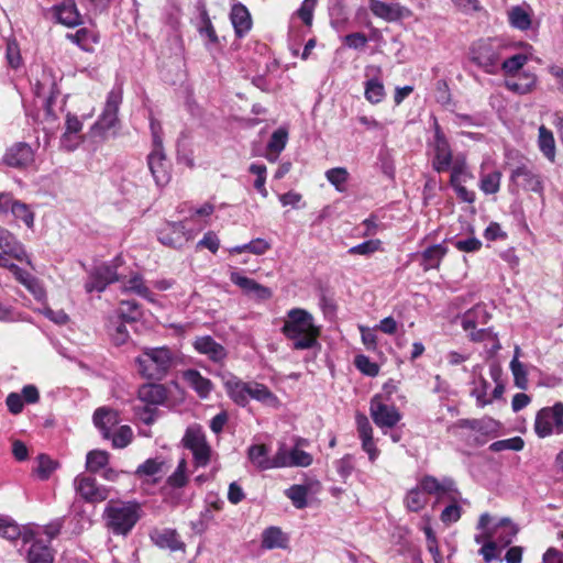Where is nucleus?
<instances>
[{
    "instance_id": "obj_1",
    "label": "nucleus",
    "mask_w": 563,
    "mask_h": 563,
    "mask_svg": "<svg viewBox=\"0 0 563 563\" xmlns=\"http://www.w3.org/2000/svg\"><path fill=\"white\" fill-rule=\"evenodd\" d=\"M282 332L292 341L295 350H309L319 345L320 329L314 324L313 317L303 309L294 308L288 311Z\"/></svg>"
},
{
    "instance_id": "obj_2",
    "label": "nucleus",
    "mask_w": 563,
    "mask_h": 563,
    "mask_svg": "<svg viewBox=\"0 0 563 563\" xmlns=\"http://www.w3.org/2000/svg\"><path fill=\"white\" fill-rule=\"evenodd\" d=\"M175 354L167 346L145 347L136 357L137 372L147 379H163L175 364Z\"/></svg>"
},
{
    "instance_id": "obj_3",
    "label": "nucleus",
    "mask_w": 563,
    "mask_h": 563,
    "mask_svg": "<svg viewBox=\"0 0 563 563\" xmlns=\"http://www.w3.org/2000/svg\"><path fill=\"white\" fill-rule=\"evenodd\" d=\"M169 391L163 384L146 383L137 389L140 405L133 407L134 416L141 422L153 424L158 415V407L168 399Z\"/></svg>"
},
{
    "instance_id": "obj_4",
    "label": "nucleus",
    "mask_w": 563,
    "mask_h": 563,
    "mask_svg": "<svg viewBox=\"0 0 563 563\" xmlns=\"http://www.w3.org/2000/svg\"><path fill=\"white\" fill-rule=\"evenodd\" d=\"M140 511L137 503L110 500L103 514L106 526L113 534L126 536L139 521Z\"/></svg>"
},
{
    "instance_id": "obj_5",
    "label": "nucleus",
    "mask_w": 563,
    "mask_h": 563,
    "mask_svg": "<svg viewBox=\"0 0 563 563\" xmlns=\"http://www.w3.org/2000/svg\"><path fill=\"white\" fill-rule=\"evenodd\" d=\"M122 99L123 91L121 86L114 87L109 91L103 110L90 129L92 137H98L99 140L104 141L117 134L115 129L120 122L118 113Z\"/></svg>"
},
{
    "instance_id": "obj_6",
    "label": "nucleus",
    "mask_w": 563,
    "mask_h": 563,
    "mask_svg": "<svg viewBox=\"0 0 563 563\" xmlns=\"http://www.w3.org/2000/svg\"><path fill=\"white\" fill-rule=\"evenodd\" d=\"M492 521L493 518L488 512L481 515L477 529L482 530L483 534L475 537L476 543H481L483 539H492L497 542V545L508 547L518 534L519 527L507 517L499 519L494 525Z\"/></svg>"
},
{
    "instance_id": "obj_7",
    "label": "nucleus",
    "mask_w": 563,
    "mask_h": 563,
    "mask_svg": "<svg viewBox=\"0 0 563 563\" xmlns=\"http://www.w3.org/2000/svg\"><path fill=\"white\" fill-rule=\"evenodd\" d=\"M534 431L540 438L563 433V402L540 409L536 416Z\"/></svg>"
},
{
    "instance_id": "obj_8",
    "label": "nucleus",
    "mask_w": 563,
    "mask_h": 563,
    "mask_svg": "<svg viewBox=\"0 0 563 563\" xmlns=\"http://www.w3.org/2000/svg\"><path fill=\"white\" fill-rule=\"evenodd\" d=\"M115 261L111 263H102L95 266L88 274V278L85 283V289L87 292H102L110 284L119 280L118 265Z\"/></svg>"
},
{
    "instance_id": "obj_9",
    "label": "nucleus",
    "mask_w": 563,
    "mask_h": 563,
    "mask_svg": "<svg viewBox=\"0 0 563 563\" xmlns=\"http://www.w3.org/2000/svg\"><path fill=\"white\" fill-rule=\"evenodd\" d=\"M433 128L434 136L432 142H430V146L434 153L432 167L435 172L442 173L450 168L453 154L449 141L442 132L437 120H434Z\"/></svg>"
},
{
    "instance_id": "obj_10",
    "label": "nucleus",
    "mask_w": 563,
    "mask_h": 563,
    "mask_svg": "<svg viewBox=\"0 0 563 563\" xmlns=\"http://www.w3.org/2000/svg\"><path fill=\"white\" fill-rule=\"evenodd\" d=\"M147 165L157 186H165L170 180L169 163L163 150L162 139L155 136V147L147 156Z\"/></svg>"
},
{
    "instance_id": "obj_11",
    "label": "nucleus",
    "mask_w": 563,
    "mask_h": 563,
    "mask_svg": "<svg viewBox=\"0 0 563 563\" xmlns=\"http://www.w3.org/2000/svg\"><path fill=\"white\" fill-rule=\"evenodd\" d=\"M424 495H435L438 498L448 497L451 500L460 495L455 482L451 477H443L439 481L432 475L422 476L417 485Z\"/></svg>"
},
{
    "instance_id": "obj_12",
    "label": "nucleus",
    "mask_w": 563,
    "mask_h": 563,
    "mask_svg": "<svg viewBox=\"0 0 563 563\" xmlns=\"http://www.w3.org/2000/svg\"><path fill=\"white\" fill-rule=\"evenodd\" d=\"M369 413L380 429L394 428L401 420L399 410L395 406L384 404L378 395L371 400Z\"/></svg>"
},
{
    "instance_id": "obj_13",
    "label": "nucleus",
    "mask_w": 563,
    "mask_h": 563,
    "mask_svg": "<svg viewBox=\"0 0 563 563\" xmlns=\"http://www.w3.org/2000/svg\"><path fill=\"white\" fill-rule=\"evenodd\" d=\"M499 60V52L490 42L481 41L472 48V62L487 74L497 73Z\"/></svg>"
},
{
    "instance_id": "obj_14",
    "label": "nucleus",
    "mask_w": 563,
    "mask_h": 563,
    "mask_svg": "<svg viewBox=\"0 0 563 563\" xmlns=\"http://www.w3.org/2000/svg\"><path fill=\"white\" fill-rule=\"evenodd\" d=\"M510 181L522 187L525 190L541 195L543 192V180L532 167L526 164H519L511 169Z\"/></svg>"
},
{
    "instance_id": "obj_15",
    "label": "nucleus",
    "mask_w": 563,
    "mask_h": 563,
    "mask_svg": "<svg viewBox=\"0 0 563 563\" xmlns=\"http://www.w3.org/2000/svg\"><path fill=\"white\" fill-rule=\"evenodd\" d=\"M74 487L82 499L88 503H101L109 496V489L98 485L95 477L80 474L74 479Z\"/></svg>"
},
{
    "instance_id": "obj_16",
    "label": "nucleus",
    "mask_w": 563,
    "mask_h": 563,
    "mask_svg": "<svg viewBox=\"0 0 563 563\" xmlns=\"http://www.w3.org/2000/svg\"><path fill=\"white\" fill-rule=\"evenodd\" d=\"M1 162L11 168L24 169L34 163V151L27 143L18 142L7 148Z\"/></svg>"
},
{
    "instance_id": "obj_17",
    "label": "nucleus",
    "mask_w": 563,
    "mask_h": 563,
    "mask_svg": "<svg viewBox=\"0 0 563 563\" xmlns=\"http://www.w3.org/2000/svg\"><path fill=\"white\" fill-rule=\"evenodd\" d=\"M358 438L362 449L367 453L368 460L374 463L380 454L379 449L373 438V428L364 413L357 412L355 416Z\"/></svg>"
},
{
    "instance_id": "obj_18",
    "label": "nucleus",
    "mask_w": 563,
    "mask_h": 563,
    "mask_svg": "<svg viewBox=\"0 0 563 563\" xmlns=\"http://www.w3.org/2000/svg\"><path fill=\"white\" fill-rule=\"evenodd\" d=\"M230 280L235 286L240 287L246 296H251L257 300H268L273 296L268 287L257 283L255 279L241 275L239 272H231Z\"/></svg>"
},
{
    "instance_id": "obj_19",
    "label": "nucleus",
    "mask_w": 563,
    "mask_h": 563,
    "mask_svg": "<svg viewBox=\"0 0 563 563\" xmlns=\"http://www.w3.org/2000/svg\"><path fill=\"white\" fill-rule=\"evenodd\" d=\"M0 249L4 254L16 261L25 262L29 266L33 267L24 245L9 230L2 227H0Z\"/></svg>"
},
{
    "instance_id": "obj_20",
    "label": "nucleus",
    "mask_w": 563,
    "mask_h": 563,
    "mask_svg": "<svg viewBox=\"0 0 563 563\" xmlns=\"http://www.w3.org/2000/svg\"><path fill=\"white\" fill-rule=\"evenodd\" d=\"M301 440L290 451L287 450L285 444L279 446V461L277 462L278 468L283 467H307L311 465L312 455L298 448Z\"/></svg>"
},
{
    "instance_id": "obj_21",
    "label": "nucleus",
    "mask_w": 563,
    "mask_h": 563,
    "mask_svg": "<svg viewBox=\"0 0 563 563\" xmlns=\"http://www.w3.org/2000/svg\"><path fill=\"white\" fill-rule=\"evenodd\" d=\"M158 241L169 247L179 249L189 236L183 222H168L158 231Z\"/></svg>"
},
{
    "instance_id": "obj_22",
    "label": "nucleus",
    "mask_w": 563,
    "mask_h": 563,
    "mask_svg": "<svg viewBox=\"0 0 563 563\" xmlns=\"http://www.w3.org/2000/svg\"><path fill=\"white\" fill-rule=\"evenodd\" d=\"M247 459L258 471L278 468L279 449L269 457V449L265 444H252L247 449Z\"/></svg>"
},
{
    "instance_id": "obj_23",
    "label": "nucleus",
    "mask_w": 563,
    "mask_h": 563,
    "mask_svg": "<svg viewBox=\"0 0 563 563\" xmlns=\"http://www.w3.org/2000/svg\"><path fill=\"white\" fill-rule=\"evenodd\" d=\"M192 344L199 354L208 356L214 363H221L228 356L225 347L210 335L197 336Z\"/></svg>"
},
{
    "instance_id": "obj_24",
    "label": "nucleus",
    "mask_w": 563,
    "mask_h": 563,
    "mask_svg": "<svg viewBox=\"0 0 563 563\" xmlns=\"http://www.w3.org/2000/svg\"><path fill=\"white\" fill-rule=\"evenodd\" d=\"M120 417L117 410L100 407L93 413V423L101 431L104 439H110L111 429L119 424Z\"/></svg>"
},
{
    "instance_id": "obj_25",
    "label": "nucleus",
    "mask_w": 563,
    "mask_h": 563,
    "mask_svg": "<svg viewBox=\"0 0 563 563\" xmlns=\"http://www.w3.org/2000/svg\"><path fill=\"white\" fill-rule=\"evenodd\" d=\"M369 10L372 13L385 21H398L404 16L405 8L398 3H386L380 0H371Z\"/></svg>"
},
{
    "instance_id": "obj_26",
    "label": "nucleus",
    "mask_w": 563,
    "mask_h": 563,
    "mask_svg": "<svg viewBox=\"0 0 563 563\" xmlns=\"http://www.w3.org/2000/svg\"><path fill=\"white\" fill-rule=\"evenodd\" d=\"M537 82V77L531 73H519L516 76L506 78L505 87L518 95H526L532 91Z\"/></svg>"
},
{
    "instance_id": "obj_27",
    "label": "nucleus",
    "mask_w": 563,
    "mask_h": 563,
    "mask_svg": "<svg viewBox=\"0 0 563 563\" xmlns=\"http://www.w3.org/2000/svg\"><path fill=\"white\" fill-rule=\"evenodd\" d=\"M225 390L229 397L239 406H246L249 404V383L239 379L236 376L231 375L224 382Z\"/></svg>"
},
{
    "instance_id": "obj_28",
    "label": "nucleus",
    "mask_w": 563,
    "mask_h": 563,
    "mask_svg": "<svg viewBox=\"0 0 563 563\" xmlns=\"http://www.w3.org/2000/svg\"><path fill=\"white\" fill-rule=\"evenodd\" d=\"M231 22L238 37H243L252 26L251 14L245 5L234 4L230 13Z\"/></svg>"
},
{
    "instance_id": "obj_29",
    "label": "nucleus",
    "mask_w": 563,
    "mask_h": 563,
    "mask_svg": "<svg viewBox=\"0 0 563 563\" xmlns=\"http://www.w3.org/2000/svg\"><path fill=\"white\" fill-rule=\"evenodd\" d=\"M57 21L66 26H77L81 23V16L73 0H65L55 7Z\"/></svg>"
},
{
    "instance_id": "obj_30",
    "label": "nucleus",
    "mask_w": 563,
    "mask_h": 563,
    "mask_svg": "<svg viewBox=\"0 0 563 563\" xmlns=\"http://www.w3.org/2000/svg\"><path fill=\"white\" fill-rule=\"evenodd\" d=\"M184 379L201 399L208 398L213 388L211 380L203 377L197 369H187L184 373Z\"/></svg>"
},
{
    "instance_id": "obj_31",
    "label": "nucleus",
    "mask_w": 563,
    "mask_h": 563,
    "mask_svg": "<svg viewBox=\"0 0 563 563\" xmlns=\"http://www.w3.org/2000/svg\"><path fill=\"white\" fill-rule=\"evenodd\" d=\"M486 318L485 309L481 306H476L473 309L464 313L461 320V325L465 331H471V339L473 341H481L483 339L484 330L481 329L477 332H473L477 325V318Z\"/></svg>"
},
{
    "instance_id": "obj_32",
    "label": "nucleus",
    "mask_w": 563,
    "mask_h": 563,
    "mask_svg": "<svg viewBox=\"0 0 563 563\" xmlns=\"http://www.w3.org/2000/svg\"><path fill=\"white\" fill-rule=\"evenodd\" d=\"M446 253L448 249L442 243L431 245L422 252V261L420 265L426 272L432 268H438Z\"/></svg>"
},
{
    "instance_id": "obj_33",
    "label": "nucleus",
    "mask_w": 563,
    "mask_h": 563,
    "mask_svg": "<svg viewBox=\"0 0 563 563\" xmlns=\"http://www.w3.org/2000/svg\"><path fill=\"white\" fill-rule=\"evenodd\" d=\"M26 560L29 563H53L54 554L48 544L35 540L29 548Z\"/></svg>"
},
{
    "instance_id": "obj_34",
    "label": "nucleus",
    "mask_w": 563,
    "mask_h": 563,
    "mask_svg": "<svg viewBox=\"0 0 563 563\" xmlns=\"http://www.w3.org/2000/svg\"><path fill=\"white\" fill-rule=\"evenodd\" d=\"M13 276L15 279L21 283L36 299H42L45 297V289L42 286L41 282L26 271L21 267L14 272Z\"/></svg>"
},
{
    "instance_id": "obj_35",
    "label": "nucleus",
    "mask_w": 563,
    "mask_h": 563,
    "mask_svg": "<svg viewBox=\"0 0 563 563\" xmlns=\"http://www.w3.org/2000/svg\"><path fill=\"white\" fill-rule=\"evenodd\" d=\"M287 538L278 527H269L263 531L262 547L264 549H283L286 547Z\"/></svg>"
},
{
    "instance_id": "obj_36",
    "label": "nucleus",
    "mask_w": 563,
    "mask_h": 563,
    "mask_svg": "<svg viewBox=\"0 0 563 563\" xmlns=\"http://www.w3.org/2000/svg\"><path fill=\"white\" fill-rule=\"evenodd\" d=\"M538 145L542 154L550 159L551 162H554L555 158V141L553 133L547 129L544 125H541L539 128V135H538Z\"/></svg>"
},
{
    "instance_id": "obj_37",
    "label": "nucleus",
    "mask_w": 563,
    "mask_h": 563,
    "mask_svg": "<svg viewBox=\"0 0 563 563\" xmlns=\"http://www.w3.org/2000/svg\"><path fill=\"white\" fill-rule=\"evenodd\" d=\"M508 20L512 27L527 31L531 27V15L522 7L516 5L508 11Z\"/></svg>"
},
{
    "instance_id": "obj_38",
    "label": "nucleus",
    "mask_w": 563,
    "mask_h": 563,
    "mask_svg": "<svg viewBox=\"0 0 563 563\" xmlns=\"http://www.w3.org/2000/svg\"><path fill=\"white\" fill-rule=\"evenodd\" d=\"M66 38L87 52L91 51L92 44L97 42L95 33L86 27H81L75 33H67Z\"/></svg>"
},
{
    "instance_id": "obj_39",
    "label": "nucleus",
    "mask_w": 563,
    "mask_h": 563,
    "mask_svg": "<svg viewBox=\"0 0 563 563\" xmlns=\"http://www.w3.org/2000/svg\"><path fill=\"white\" fill-rule=\"evenodd\" d=\"M82 124L79 121V119L75 115L67 114L66 118V131L62 136L60 143L64 148L67 151H74L78 146V142L76 141L73 144H68L67 141L70 139L71 135H78V133L81 131Z\"/></svg>"
},
{
    "instance_id": "obj_40",
    "label": "nucleus",
    "mask_w": 563,
    "mask_h": 563,
    "mask_svg": "<svg viewBox=\"0 0 563 563\" xmlns=\"http://www.w3.org/2000/svg\"><path fill=\"white\" fill-rule=\"evenodd\" d=\"M122 290L125 292H135L136 295L151 302L154 301L152 291L145 285L144 279L140 275H134L126 283H124Z\"/></svg>"
},
{
    "instance_id": "obj_41",
    "label": "nucleus",
    "mask_w": 563,
    "mask_h": 563,
    "mask_svg": "<svg viewBox=\"0 0 563 563\" xmlns=\"http://www.w3.org/2000/svg\"><path fill=\"white\" fill-rule=\"evenodd\" d=\"M404 503L409 511L418 512L426 507L428 498L421 490V488L416 486L408 490V493L405 496Z\"/></svg>"
},
{
    "instance_id": "obj_42",
    "label": "nucleus",
    "mask_w": 563,
    "mask_h": 563,
    "mask_svg": "<svg viewBox=\"0 0 563 563\" xmlns=\"http://www.w3.org/2000/svg\"><path fill=\"white\" fill-rule=\"evenodd\" d=\"M385 95L384 85L378 78H372L365 82L364 96L368 102L377 104L383 101Z\"/></svg>"
},
{
    "instance_id": "obj_43",
    "label": "nucleus",
    "mask_w": 563,
    "mask_h": 563,
    "mask_svg": "<svg viewBox=\"0 0 563 563\" xmlns=\"http://www.w3.org/2000/svg\"><path fill=\"white\" fill-rule=\"evenodd\" d=\"M109 453L102 450H92L86 457V468L91 473H98L109 463Z\"/></svg>"
},
{
    "instance_id": "obj_44",
    "label": "nucleus",
    "mask_w": 563,
    "mask_h": 563,
    "mask_svg": "<svg viewBox=\"0 0 563 563\" xmlns=\"http://www.w3.org/2000/svg\"><path fill=\"white\" fill-rule=\"evenodd\" d=\"M207 442L206 434L200 426H190L187 428L183 438V444L188 450H194Z\"/></svg>"
},
{
    "instance_id": "obj_45",
    "label": "nucleus",
    "mask_w": 563,
    "mask_h": 563,
    "mask_svg": "<svg viewBox=\"0 0 563 563\" xmlns=\"http://www.w3.org/2000/svg\"><path fill=\"white\" fill-rule=\"evenodd\" d=\"M250 399H255L263 404H273L276 401V397L267 386L256 382H249V400Z\"/></svg>"
},
{
    "instance_id": "obj_46",
    "label": "nucleus",
    "mask_w": 563,
    "mask_h": 563,
    "mask_svg": "<svg viewBox=\"0 0 563 563\" xmlns=\"http://www.w3.org/2000/svg\"><path fill=\"white\" fill-rule=\"evenodd\" d=\"M501 181V173L494 170L488 174H484L479 180V188L486 195H494L499 191Z\"/></svg>"
},
{
    "instance_id": "obj_47",
    "label": "nucleus",
    "mask_w": 563,
    "mask_h": 563,
    "mask_svg": "<svg viewBox=\"0 0 563 563\" xmlns=\"http://www.w3.org/2000/svg\"><path fill=\"white\" fill-rule=\"evenodd\" d=\"M528 62V56L525 54H515L511 57L505 59L500 65V68L508 77L516 76L519 74V70L526 65Z\"/></svg>"
},
{
    "instance_id": "obj_48",
    "label": "nucleus",
    "mask_w": 563,
    "mask_h": 563,
    "mask_svg": "<svg viewBox=\"0 0 563 563\" xmlns=\"http://www.w3.org/2000/svg\"><path fill=\"white\" fill-rule=\"evenodd\" d=\"M36 463L37 465L34 467V473L42 481L48 479L57 467V463L46 454H40L36 459Z\"/></svg>"
},
{
    "instance_id": "obj_49",
    "label": "nucleus",
    "mask_w": 563,
    "mask_h": 563,
    "mask_svg": "<svg viewBox=\"0 0 563 563\" xmlns=\"http://www.w3.org/2000/svg\"><path fill=\"white\" fill-rule=\"evenodd\" d=\"M119 316L123 321L134 322L141 318L142 312L135 300H122L119 306Z\"/></svg>"
},
{
    "instance_id": "obj_50",
    "label": "nucleus",
    "mask_w": 563,
    "mask_h": 563,
    "mask_svg": "<svg viewBox=\"0 0 563 563\" xmlns=\"http://www.w3.org/2000/svg\"><path fill=\"white\" fill-rule=\"evenodd\" d=\"M10 211L15 219L23 221L27 228H33L34 213L30 210L26 203L14 200L10 207Z\"/></svg>"
},
{
    "instance_id": "obj_51",
    "label": "nucleus",
    "mask_w": 563,
    "mask_h": 563,
    "mask_svg": "<svg viewBox=\"0 0 563 563\" xmlns=\"http://www.w3.org/2000/svg\"><path fill=\"white\" fill-rule=\"evenodd\" d=\"M285 495L297 509H302L307 506L308 488L306 486L292 485L286 489Z\"/></svg>"
},
{
    "instance_id": "obj_52",
    "label": "nucleus",
    "mask_w": 563,
    "mask_h": 563,
    "mask_svg": "<svg viewBox=\"0 0 563 563\" xmlns=\"http://www.w3.org/2000/svg\"><path fill=\"white\" fill-rule=\"evenodd\" d=\"M111 442L114 449H124L133 440V431L129 426H121L115 432H111Z\"/></svg>"
},
{
    "instance_id": "obj_53",
    "label": "nucleus",
    "mask_w": 563,
    "mask_h": 563,
    "mask_svg": "<svg viewBox=\"0 0 563 563\" xmlns=\"http://www.w3.org/2000/svg\"><path fill=\"white\" fill-rule=\"evenodd\" d=\"M325 178L338 191H344L345 183L349 179V172L344 167H334L325 172Z\"/></svg>"
},
{
    "instance_id": "obj_54",
    "label": "nucleus",
    "mask_w": 563,
    "mask_h": 563,
    "mask_svg": "<svg viewBox=\"0 0 563 563\" xmlns=\"http://www.w3.org/2000/svg\"><path fill=\"white\" fill-rule=\"evenodd\" d=\"M510 369H511V373L514 376L515 385L520 389H527L528 388V373L526 371L525 365L516 357H512V360L510 362Z\"/></svg>"
},
{
    "instance_id": "obj_55",
    "label": "nucleus",
    "mask_w": 563,
    "mask_h": 563,
    "mask_svg": "<svg viewBox=\"0 0 563 563\" xmlns=\"http://www.w3.org/2000/svg\"><path fill=\"white\" fill-rule=\"evenodd\" d=\"M201 24L198 26V32L202 38H207L208 43L217 44L218 35L211 23V20L207 11H202L200 14Z\"/></svg>"
},
{
    "instance_id": "obj_56",
    "label": "nucleus",
    "mask_w": 563,
    "mask_h": 563,
    "mask_svg": "<svg viewBox=\"0 0 563 563\" xmlns=\"http://www.w3.org/2000/svg\"><path fill=\"white\" fill-rule=\"evenodd\" d=\"M165 462L158 459H147L144 463L140 464L135 471L139 477L154 476L163 471Z\"/></svg>"
},
{
    "instance_id": "obj_57",
    "label": "nucleus",
    "mask_w": 563,
    "mask_h": 563,
    "mask_svg": "<svg viewBox=\"0 0 563 563\" xmlns=\"http://www.w3.org/2000/svg\"><path fill=\"white\" fill-rule=\"evenodd\" d=\"M525 442L520 437H514L506 440H498L493 442L489 445V450L492 452H501L506 450L511 451H521L523 449Z\"/></svg>"
},
{
    "instance_id": "obj_58",
    "label": "nucleus",
    "mask_w": 563,
    "mask_h": 563,
    "mask_svg": "<svg viewBox=\"0 0 563 563\" xmlns=\"http://www.w3.org/2000/svg\"><path fill=\"white\" fill-rule=\"evenodd\" d=\"M186 468H187V463L183 459L179 461L174 473L167 477V485L173 488L184 487L188 482V478L186 475Z\"/></svg>"
},
{
    "instance_id": "obj_59",
    "label": "nucleus",
    "mask_w": 563,
    "mask_h": 563,
    "mask_svg": "<svg viewBox=\"0 0 563 563\" xmlns=\"http://www.w3.org/2000/svg\"><path fill=\"white\" fill-rule=\"evenodd\" d=\"M382 249V241L378 239L367 240L349 249L352 255H371Z\"/></svg>"
},
{
    "instance_id": "obj_60",
    "label": "nucleus",
    "mask_w": 563,
    "mask_h": 563,
    "mask_svg": "<svg viewBox=\"0 0 563 563\" xmlns=\"http://www.w3.org/2000/svg\"><path fill=\"white\" fill-rule=\"evenodd\" d=\"M288 140V132L285 129H277L273 132L268 143H267V151L274 152V153H280Z\"/></svg>"
},
{
    "instance_id": "obj_61",
    "label": "nucleus",
    "mask_w": 563,
    "mask_h": 563,
    "mask_svg": "<svg viewBox=\"0 0 563 563\" xmlns=\"http://www.w3.org/2000/svg\"><path fill=\"white\" fill-rule=\"evenodd\" d=\"M155 543L162 548H168L173 551L179 549V540L177 539V533L174 530H165L161 533H157L154 537Z\"/></svg>"
},
{
    "instance_id": "obj_62",
    "label": "nucleus",
    "mask_w": 563,
    "mask_h": 563,
    "mask_svg": "<svg viewBox=\"0 0 563 563\" xmlns=\"http://www.w3.org/2000/svg\"><path fill=\"white\" fill-rule=\"evenodd\" d=\"M355 367L367 376H376L379 372V366L372 362L366 355H357L354 360Z\"/></svg>"
},
{
    "instance_id": "obj_63",
    "label": "nucleus",
    "mask_w": 563,
    "mask_h": 563,
    "mask_svg": "<svg viewBox=\"0 0 563 563\" xmlns=\"http://www.w3.org/2000/svg\"><path fill=\"white\" fill-rule=\"evenodd\" d=\"M318 0H303L301 2L300 8L296 11L298 18L305 23V25L310 26L313 20V12L317 7Z\"/></svg>"
},
{
    "instance_id": "obj_64",
    "label": "nucleus",
    "mask_w": 563,
    "mask_h": 563,
    "mask_svg": "<svg viewBox=\"0 0 563 563\" xmlns=\"http://www.w3.org/2000/svg\"><path fill=\"white\" fill-rule=\"evenodd\" d=\"M196 467H205L210 462L211 448L208 442L191 450Z\"/></svg>"
}]
</instances>
